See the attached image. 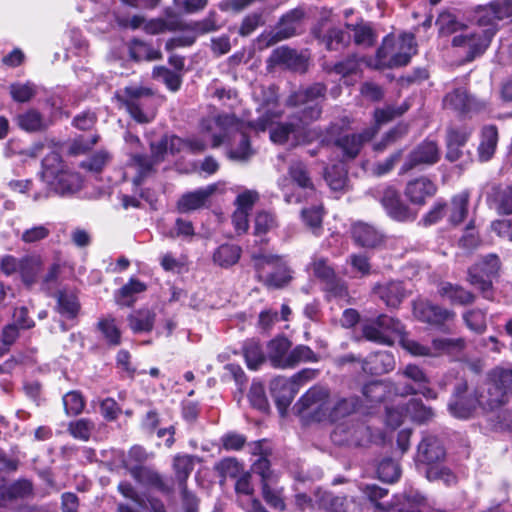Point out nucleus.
I'll return each mask as SVG.
<instances>
[{"label":"nucleus","mask_w":512,"mask_h":512,"mask_svg":"<svg viewBox=\"0 0 512 512\" xmlns=\"http://www.w3.org/2000/svg\"><path fill=\"white\" fill-rule=\"evenodd\" d=\"M359 406L355 396H331L328 389L314 386L299 399L295 408L303 418L312 421L338 422L354 414Z\"/></svg>","instance_id":"f257e3e1"},{"label":"nucleus","mask_w":512,"mask_h":512,"mask_svg":"<svg viewBox=\"0 0 512 512\" xmlns=\"http://www.w3.org/2000/svg\"><path fill=\"white\" fill-rule=\"evenodd\" d=\"M256 279L269 289H282L293 279V270L281 255L258 250L251 253Z\"/></svg>","instance_id":"f03ea898"},{"label":"nucleus","mask_w":512,"mask_h":512,"mask_svg":"<svg viewBox=\"0 0 512 512\" xmlns=\"http://www.w3.org/2000/svg\"><path fill=\"white\" fill-rule=\"evenodd\" d=\"M240 124L232 115H219L216 117H207L201 121V131L210 134L212 137V147H218L229 139L234 131L239 132V145L230 151V157L238 160H246L252 155L250 141L248 136L240 131Z\"/></svg>","instance_id":"7ed1b4c3"},{"label":"nucleus","mask_w":512,"mask_h":512,"mask_svg":"<svg viewBox=\"0 0 512 512\" xmlns=\"http://www.w3.org/2000/svg\"><path fill=\"white\" fill-rule=\"evenodd\" d=\"M118 102L138 123H150L156 116L158 98L155 93L142 86H127L116 93Z\"/></svg>","instance_id":"20e7f679"},{"label":"nucleus","mask_w":512,"mask_h":512,"mask_svg":"<svg viewBox=\"0 0 512 512\" xmlns=\"http://www.w3.org/2000/svg\"><path fill=\"white\" fill-rule=\"evenodd\" d=\"M342 126L337 123L330 124L325 134L320 139L319 147L330 145L336 146L342 152V160L349 161L355 159L360 153L364 143L369 142L377 133V127H368L357 134H343Z\"/></svg>","instance_id":"39448f33"},{"label":"nucleus","mask_w":512,"mask_h":512,"mask_svg":"<svg viewBox=\"0 0 512 512\" xmlns=\"http://www.w3.org/2000/svg\"><path fill=\"white\" fill-rule=\"evenodd\" d=\"M288 176H282L277 181L287 204H299L306 196L315 193L310 171L303 161L292 160L288 166Z\"/></svg>","instance_id":"423d86ee"},{"label":"nucleus","mask_w":512,"mask_h":512,"mask_svg":"<svg viewBox=\"0 0 512 512\" xmlns=\"http://www.w3.org/2000/svg\"><path fill=\"white\" fill-rule=\"evenodd\" d=\"M416 53L415 38L412 34H403L399 40L387 36L378 48L376 58L378 68L405 66Z\"/></svg>","instance_id":"0eeeda50"},{"label":"nucleus","mask_w":512,"mask_h":512,"mask_svg":"<svg viewBox=\"0 0 512 512\" xmlns=\"http://www.w3.org/2000/svg\"><path fill=\"white\" fill-rule=\"evenodd\" d=\"M327 88L322 83H314L313 85L300 89L292 94L288 103L293 106H302L298 111L297 119L302 124H309L320 118L322 114V106L320 100L325 98Z\"/></svg>","instance_id":"6e6552de"},{"label":"nucleus","mask_w":512,"mask_h":512,"mask_svg":"<svg viewBox=\"0 0 512 512\" xmlns=\"http://www.w3.org/2000/svg\"><path fill=\"white\" fill-rule=\"evenodd\" d=\"M375 200L379 201L387 215L398 222H411L417 217L402 199L398 190L389 184H380L368 191Z\"/></svg>","instance_id":"1a4fd4ad"},{"label":"nucleus","mask_w":512,"mask_h":512,"mask_svg":"<svg viewBox=\"0 0 512 512\" xmlns=\"http://www.w3.org/2000/svg\"><path fill=\"white\" fill-rule=\"evenodd\" d=\"M361 330L366 340L391 346L402 335L404 325L394 317L381 314L363 323Z\"/></svg>","instance_id":"9d476101"},{"label":"nucleus","mask_w":512,"mask_h":512,"mask_svg":"<svg viewBox=\"0 0 512 512\" xmlns=\"http://www.w3.org/2000/svg\"><path fill=\"white\" fill-rule=\"evenodd\" d=\"M501 268V262L496 254H488L475 263L468 270V281L478 287L483 296L491 298L492 278L497 277Z\"/></svg>","instance_id":"9b49d317"},{"label":"nucleus","mask_w":512,"mask_h":512,"mask_svg":"<svg viewBox=\"0 0 512 512\" xmlns=\"http://www.w3.org/2000/svg\"><path fill=\"white\" fill-rule=\"evenodd\" d=\"M512 399V370L496 369L487 388V406L496 409Z\"/></svg>","instance_id":"f8f14e48"},{"label":"nucleus","mask_w":512,"mask_h":512,"mask_svg":"<svg viewBox=\"0 0 512 512\" xmlns=\"http://www.w3.org/2000/svg\"><path fill=\"white\" fill-rule=\"evenodd\" d=\"M315 502L325 512H363L364 504L355 497L336 496L320 488L314 491Z\"/></svg>","instance_id":"ddd939ff"},{"label":"nucleus","mask_w":512,"mask_h":512,"mask_svg":"<svg viewBox=\"0 0 512 512\" xmlns=\"http://www.w3.org/2000/svg\"><path fill=\"white\" fill-rule=\"evenodd\" d=\"M440 159V149L437 142L426 139L418 144L407 156L400 168V174H406L422 165H433Z\"/></svg>","instance_id":"4468645a"},{"label":"nucleus","mask_w":512,"mask_h":512,"mask_svg":"<svg viewBox=\"0 0 512 512\" xmlns=\"http://www.w3.org/2000/svg\"><path fill=\"white\" fill-rule=\"evenodd\" d=\"M494 35L495 29H485L479 32H465L454 36L452 45L454 47L467 48L468 53L466 59L472 61L477 56L484 53Z\"/></svg>","instance_id":"2eb2a0df"},{"label":"nucleus","mask_w":512,"mask_h":512,"mask_svg":"<svg viewBox=\"0 0 512 512\" xmlns=\"http://www.w3.org/2000/svg\"><path fill=\"white\" fill-rule=\"evenodd\" d=\"M331 437L337 445L360 446L370 438V430L363 422L351 420L339 424Z\"/></svg>","instance_id":"dca6fc26"},{"label":"nucleus","mask_w":512,"mask_h":512,"mask_svg":"<svg viewBox=\"0 0 512 512\" xmlns=\"http://www.w3.org/2000/svg\"><path fill=\"white\" fill-rule=\"evenodd\" d=\"M478 15L480 26L497 31V22L512 16V0H494L487 6L481 7Z\"/></svg>","instance_id":"f3484780"},{"label":"nucleus","mask_w":512,"mask_h":512,"mask_svg":"<svg viewBox=\"0 0 512 512\" xmlns=\"http://www.w3.org/2000/svg\"><path fill=\"white\" fill-rule=\"evenodd\" d=\"M400 373L416 385V387L405 385L403 394L413 395L419 393L429 399L436 398V392L428 387L429 379L427 375L419 366L408 364Z\"/></svg>","instance_id":"a211bd4d"},{"label":"nucleus","mask_w":512,"mask_h":512,"mask_svg":"<svg viewBox=\"0 0 512 512\" xmlns=\"http://www.w3.org/2000/svg\"><path fill=\"white\" fill-rule=\"evenodd\" d=\"M445 449L440 440L431 435L423 437L418 445L416 462L425 464L429 467L438 466L437 464L445 458Z\"/></svg>","instance_id":"6ab92c4d"},{"label":"nucleus","mask_w":512,"mask_h":512,"mask_svg":"<svg viewBox=\"0 0 512 512\" xmlns=\"http://www.w3.org/2000/svg\"><path fill=\"white\" fill-rule=\"evenodd\" d=\"M290 135L297 137L296 145L308 144L320 136L319 129H311L303 133L301 139L298 135V126L293 122L280 123L270 131V139L277 144H284Z\"/></svg>","instance_id":"aec40b11"},{"label":"nucleus","mask_w":512,"mask_h":512,"mask_svg":"<svg viewBox=\"0 0 512 512\" xmlns=\"http://www.w3.org/2000/svg\"><path fill=\"white\" fill-rule=\"evenodd\" d=\"M33 484L28 479H18L10 485H7V478L0 471V507L8 502L19 498H26L32 495Z\"/></svg>","instance_id":"412c9836"},{"label":"nucleus","mask_w":512,"mask_h":512,"mask_svg":"<svg viewBox=\"0 0 512 512\" xmlns=\"http://www.w3.org/2000/svg\"><path fill=\"white\" fill-rule=\"evenodd\" d=\"M437 186L427 177H418L406 184L404 193L412 204L424 205L426 199L435 195Z\"/></svg>","instance_id":"4be33fe9"},{"label":"nucleus","mask_w":512,"mask_h":512,"mask_svg":"<svg viewBox=\"0 0 512 512\" xmlns=\"http://www.w3.org/2000/svg\"><path fill=\"white\" fill-rule=\"evenodd\" d=\"M297 392L298 387L289 379L279 377L271 382V393L282 416L285 415Z\"/></svg>","instance_id":"5701e85b"},{"label":"nucleus","mask_w":512,"mask_h":512,"mask_svg":"<svg viewBox=\"0 0 512 512\" xmlns=\"http://www.w3.org/2000/svg\"><path fill=\"white\" fill-rule=\"evenodd\" d=\"M361 367L367 374L382 375L394 369L395 359L391 352L376 351L361 361Z\"/></svg>","instance_id":"b1692460"},{"label":"nucleus","mask_w":512,"mask_h":512,"mask_svg":"<svg viewBox=\"0 0 512 512\" xmlns=\"http://www.w3.org/2000/svg\"><path fill=\"white\" fill-rule=\"evenodd\" d=\"M45 182L55 194L65 196L73 194L81 187L79 174L71 171L68 167L58 172L55 178L47 179Z\"/></svg>","instance_id":"393cba45"},{"label":"nucleus","mask_w":512,"mask_h":512,"mask_svg":"<svg viewBox=\"0 0 512 512\" xmlns=\"http://www.w3.org/2000/svg\"><path fill=\"white\" fill-rule=\"evenodd\" d=\"M216 190L217 184H211L183 194L177 202L178 211L186 213L202 208Z\"/></svg>","instance_id":"a878e982"},{"label":"nucleus","mask_w":512,"mask_h":512,"mask_svg":"<svg viewBox=\"0 0 512 512\" xmlns=\"http://www.w3.org/2000/svg\"><path fill=\"white\" fill-rule=\"evenodd\" d=\"M414 315L426 323L442 324L453 318L455 313L430 302H419L414 305Z\"/></svg>","instance_id":"bb28decb"},{"label":"nucleus","mask_w":512,"mask_h":512,"mask_svg":"<svg viewBox=\"0 0 512 512\" xmlns=\"http://www.w3.org/2000/svg\"><path fill=\"white\" fill-rule=\"evenodd\" d=\"M373 293L391 308L398 307L406 297V290L400 281H387L376 284L373 287Z\"/></svg>","instance_id":"cd10ccee"},{"label":"nucleus","mask_w":512,"mask_h":512,"mask_svg":"<svg viewBox=\"0 0 512 512\" xmlns=\"http://www.w3.org/2000/svg\"><path fill=\"white\" fill-rule=\"evenodd\" d=\"M291 342L284 336H278L267 344V357L275 368H289Z\"/></svg>","instance_id":"c85d7f7f"},{"label":"nucleus","mask_w":512,"mask_h":512,"mask_svg":"<svg viewBox=\"0 0 512 512\" xmlns=\"http://www.w3.org/2000/svg\"><path fill=\"white\" fill-rule=\"evenodd\" d=\"M471 135V130L462 127V128H449L446 134V159L450 162L458 161L462 155V148L466 145L469 137Z\"/></svg>","instance_id":"c756f323"},{"label":"nucleus","mask_w":512,"mask_h":512,"mask_svg":"<svg viewBox=\"0 0 512 512\" xmlns=\"http://www.w3.org/2000/svg\"><path fill=\"white\" fill-rule=\"evenodd\" d=\"M186 149V139H182L176 135H165L158 142L151 143V152L154 161L161 163L165 156L170 153L172 155Z\"/></svg>","instance_id":"7c9ffc66"},{"label":"nucleus","mask_w":512,"mask_h":512,"mask_svg":"<svg viewBox=\"0 0 512 512\" xmlns=\"http://www.w3.org/2000/svg\"><path fill=\"white\" fill-rule=\"evenodd\" d=\"M443 104L446 108L460 112L478 110L484 106L482 102L469 96L464 88H457L448 93L444 97Z\"/></svg>","instance_id":"2f4dec72"},{"label":"nucleus","mask_w":512,"mask_h":512,"mask_svg":"<svg viewBox=\"0 0 512 512\" xmlns=\"http://www.w3.org/2000/svg\"><path fill=\"white\" fill-rule=\"evenodd\" d=\"M315 38L324 43L329 51H339L345 48L350 43V34L337 27L329 28L324 35L321 34V29L316 27L313 29Z\"/></svg>","instance_id":"473e14b6"},{"label":"nucleus","mask_w":512,"mask_h":512,"mask_svg":"<svg viewBox=\"0 0 512 512\" xmlns=\"http://www.w3.org/2000/svg\"><path fill=\"white\" fill-rule=\"evenodd\" d=\"M129 473L136 482L143 486L162 492L168 491V487L160 473L150 466L132 467Z\"/></svg>","instance_id":"72a5a7b5"},{"label":"nucleus","mask_w":512,"mask_h":512,"mask_svg":"<svg viewBox=\"0 0 512 512\" xmlns=\"http://www.w3.org/2000/svg\"><path fill=\"white\" fill-rule=\"evenodd\" d=\"M15 122L20 129L28 133L42 132L49 127V122L42 113L34 108L17 114Z\"/></svg>","instance_id":"f704fd0d"},{"label":"nucleus","mask_w":512,"mask_h":512,"mask_svg":"<svg viewBox=\"0 0 512 512\" xmlns=\"http://www.w3.org/2000/svg\"><path fill=\"white\" fill-rule=\"evenodd\" d=\"M352 236L357 244L366 248H374L382 242V235L373 226L358 222L352 227Z\"/></svg>","instance_id":"c9c22d12"},{"label":"nucleus","mask_w":512,"mask_h":512,"mask_svg":"<svg viewBox=\"0 0 512 512\" xmlns=\"http://www.w3.org/2000/svg\"><path fill=\"white\" fill-rule=\"evenodd\" d=\"M439 294L447 298L452 304L466 306L474 303L476 296L460 285L444 282L440 285Z\"/></svg>","instance_id":"e433bc0d"},{"label":"nucleus","mask_w":512,"mask_h":512,"mask_svg":"<svg viewBox=\"0 0 512 512\" xmlns=\"http://www.w3.org/2000/svg\"><path fill=\"white\" fill-rule=\"evenodd\" d=\"M55 296L57 312L66 319H75L80 311V303L76 294L63 289L59 290Z\"/></svg>","instance_id":"4c0bfd02"},{"label":"nucleus","mask_w":512,"mask_h":512,"mask_svg":"<svg viewBox=\"0 0 512 512\" xmlns=\"http://www.w3.org/2000/svg\"><path fill=\"white\" fill-rule=\"evenodd\" d=\"M476 404L487 406V396L481 395L479 398L462 397V399L450 400L448 409L454 417L467 419L475 409Z\"/></svg>","instance_id":"58836bf2"},{"label":"nucleus","mask_w":512,"mask_h":512,"mask_svg":"<svg viewBox=\"0 0 512 512\" xmlns=\"http://www.w3.org/2000/svg\"><path fill=\"white\" fill-rule=\"evenodd\" d=\"M154 161L153 153L151 156L135 154L132 155L129 161V166L135 169L137 175L133 179L135 185H140L145 178L150 176L154 172V166L158 165Z\"/></svg>","instance_id":"ea45409f"},{"label":"nucleus","mask_w":512,"mask_h":512,"mask_svg":"<svg viewBox=\"0 0 512 512\" xmlns=\"http://www.w3.org/2000/svg\"><path fill=\"white\" fill-rule=\"evenodd\" d=\"M498 142V131L493 125L485 126L481 133V142L478 147L481 161H488L493 156Z\"/></svg>","instance_id":"a19ab883"},{"label":"nucleus","mask_w":512,"mask_h":512,"mask_svg":"<svg viewBox=\"0 0 512 512\" xmlns=\"http://www.w3.org/2000/svg\"><path fill=\"white\" fill-rule=\"evenodd\" d=\"M241 253L242 249L240 246L235 244H223L213 253V261L220 267L228 268L239 261Z\"/></svg>","instance_id":"79ce46f5"},{"label":"nucleus","mask_w":512,"mask_h":512,"mask_svg":"<svg viewBox=\"0 0 512 512\" xmlns=\"http://www.w3.org/2000/svg\"><path fill=\"white\" fill-rule=\"evenodd\" d=\"M195 457L188 454H178L173 459V470L179 487L186 486V481L192 473Z\"/></svg>","instance_id":"37998d69"},{"label":"nucleus","mask_w":512,"mask_h":512,"mask_svg":"<svg viewBox=\"0 0 512 512\" xmlns=\"http://www.w3.org/2000/svg\"><path fill=\"white\" fill-rule=\"evenodd\" d=\"M469 193L462 191L451 199L449 206V222L453 225L460 224L468 213Z\"/></svg>","instance_id":"c03bdc74"},{"label":"nucleus","mask_w":512,"mask_h":512,"mask_svg":"<svg viewBox=\"0 0 512 512\" xmlns=\"http://www.w3.org/2000/svg\"><path fill=\"white\" fill-rule=\"evenodd\" d=\"M41 266V259L37 256H24L21 258L19 274L25 285L31 286L36 282Z\"/></svg>","instance_id":"a18cd8bd"},{"label":"nucleus","mask_w":512,"mask_h":512,"mask_svg":"<svg viewBox=\"0 0 512 512\" xmlns=\"http://www.w3.org/2000/svg\"><path fill=\"white\" fill-rule=\"evenodd\" d=\"M128 322L135 333L149 332L154 326L155 314L148 309H141L132 313Z\"/></svg>","instance_id":"49530a36"},{"label":"nucleus","mask_w":512,"mask_h":512,"mask_svg":"<svg viewBox=\"0 0 512 512\" xmlns=\"http://www.w3.org/2000/svg\"><path fill=\"white\" fill-rule=\"evenodd\" d=\"M147 286L145 283L131 278L128 283L118 290L116 295L118 303L126 306H130L135 301L134 296L142 293L146 290Z\"/></svg>","instance_id":"de8ad7c7"},{"label":"nucleus","mask_w":512,"mask_h":512,"mask_svg":"<svg viewBox=\"0 0 512 512\" xmlns=\"http://www.w3.org/2000/svg\"><path fill=\"white\" fill-rule=\"evenodd\" d=\"M68 166L62 161L59 152L53 150L47 154L42 160V177L45 180L53 179L58 172H61Z\"/></svg>","instance_id":"09e8293b"},{"label":"nucleus","mask_w":512,"mask_h":512,"mask_svg":"<svg viewBox=\"0 0 512 512\" xmlns=\"http://www.w3.org/2000/svg\"><path fill=\"white\" fill-rule=\"evenodd\" d=\"M278 227V219L274 212L259 211L254 220V234L256 236L265 235Z\"/></svg>","instance_id":"8fccbe9b"},{"label":"nucleus","mask_w":512,"mask_h":512,"mask_svg":"<svg viewBox=\"0 0 512 512\" xmlns=\"http://www.w3.org/2000/svg\"><path fill=\"white\" fill-rule=\"evenodd\" d=\"M325 180L331 190L343 191L348 183L347 171L342 165H333L325 171Z\"/></svg>","instance_id":"3c124183"},{"label":"nucleus","mask_w":512,"mask_h":512,"mask_svg":"<svg viewBox=\"0 0 512 512\" xmlns=\"http://www.w3.org/2000/svg\"><path fill=\"white\" fill-rule=\"evenodd\" d=\"M465 342L463 339H450V338H436L432 341L433 355L430 357L438 356L442 353L451 354L464 348Z\"/></svg>","instance_id":"603ef678"},{"label":"nucleus","mask_w":512,"mask_h":512,"mask_svg":"<svg viewBox=\"0 0 512 512\" xmlns=\"http://www.w3.org/2000/svg\"><path fill=\"white\" fill-rule=\"evenodd\" d=\"M494 201L500 214H512V186H498L494 189Z\"/></svg>","instance_id":"864d4df0"},{"label":"nucleus","mask_w":512,"mask_h":512,"mask_svg":"<svg viewBox=\"0 0 512 512\" xmlns=\"http://www.w3.org/2000/svg\"><path fill=\"white\" fill-rule=\"evenodd\" d=\"M359 67L360 64L357 57L352 55L333 65L326 64L325 70L328 73H335L342 77H346L352 74H356L359 70Z\"/></svg>","instance_id":"5fc2aeb1"},{"label":"nucleus","mask_w":512,"mask_h":512,"mask_svg":"<svg viewBox=\"0 0 512 512\" xmlns=\"http://www.w3.org/2000/svg\"><path fill=\"white\" fill-rule=\"evenodd\" d=\"M98 329L109 345L117 346L121 343V332L114 318L99 320Z\"/></svg>","instance_id":"6e6d98bb"},{"label":"nucleus","mask_w":512,"mask_h":512,"mask_svg":"<svg viewBox=\"0 0 512 512\" xmlns=\"http://www.w3.org/2000/svg\"><path fill=\"white\" fill-rule=\"evenodd\" d=\"M347 28L354 32V41L357 45L372 46L375 43L376 35L369 24H347Z\"/></svg>","instance_id":"4d7b16f0"},{"label":"nucleus","mask_w":512,"mask_h":512,"mask_svg":"<svg viewBox=\"0 0 512 512\" xmlns=\"http://www.w3.org/2000/svg\"><path fill=\"white\" fill-rule=\"evenodd\" d=\"M9 92L15 102L27 103L37 93L36 86L31 82L13 83L9 86Z\"/></svg>","instance_id":"13d9d810"},{"label":"nucleus","mask_w":512,"mask_h":512,"mask_svg":"<svg viewBox=\"0 0 512 512\" xmlns=\"http://www.w3.org/2000/svg\"><path fill=\"white\" fill-rule=\"evenodd\" d=\"M153 457L152 453H148L145 448L140 445H134L128 451L123 461L124 467L131 472L132 467H141L145 462Z\"/></svg>","instance_id":"bf43d9fd"},{"label":"nucleus","mask_w":512,"mask_h":512,"mask_svg":"<svg viewBox=\"0 0 512 512\" xmlns=\"http://www.w3.org/2000/svg\"><path fill=\"white\" fill-rule=\"evenodd\" d=\"M388 393V385L384 381H371L363 387V395L371 403L384 401Z\"/></svg>","instance_id":"052dcab7"},{"label":"nucleus","mask_w":512,"mask_h":512,"mask_svg":"<svg viewBox=\"0 0 512 512\" xmlns=\"http://www.w3.org/2000/svg\"><path fill=\"white\" fill-rule=\"evenodd\" d=\"M244 356L250 369H257L265 360L264 353L258 342L249 340L244 344Z\"/></svg>","instance_id":"680f3d73"},{"label":"nucleus","mask_w":512,"mask_h":512,"mask_svg":"<svg viewBox=\"0 0 512 512\" xmlns=\"http://www.w3.org/2000/svg\"><path fill=\"white\" fill-rule=\"evenodd\" d=\"M360 491L375 506L376 509L385 510L386 507L380 500L387 496L388 490L376 484H362L359 486Z\"/></svg>","instance_id":"e2e57ef3"},{"label":"nucleus","mask_w":512,"mask_h":512,"mask_svg":"<svg viewBox=\"0 0 512 512\" xmlns=\"http://www.w3.org/2000/svg\"><path fill=\"white\" fill-rule=\"evenodd\" d=\"M407 412L418 423H426L431 420L434 413L430 407H426L420 400L412 399L407 404Z\"/></svg>","instance_id":"0e129e2a"},{"label":"nucleus","mask_w":512,"mask_h":512,"mask_svg":"<svg viewBox=\"0 0 512 512\" xmlns=\"http://www.w3.org/2000/svg\"><path fill=\"white\" fill-rule=\"evenodd\" d=\"M377 474L383 482L393 483L400 476V467L396 461L384 459L378 465Z\"/></svg>","instance_id":"69168bd1"},{"label":"nucleus","mask_w":512,"mask_h":512,"mask_svg":"<svg viewBox=\"0 0 512 512\" xmlns=\"http://www.w3.org/2000/svg\"><path fill=\"white\" fill-rule=\"evenodd\" d=\"M436 25L438 26L439 34L442 36H448L464 28V25L457 21L456 17L451 13H441L436 20Z\"/></svg>","instance_id":"338daca9"},{"label":"nucleus","mask_w":512,"mask_h":512,"mask_svg":"<svg viewBox=\"0 0 512 512\" xmlns=\"http://www.w3.org/2000/svg\"><path fill=\"white\" fill-rule=\"evenodd\" d=\"M467 327L475 333L481 334L486 330V315L480 309H472L463 314Z\"/></svg>","instance_id":"774afa93"}]
</instances>
